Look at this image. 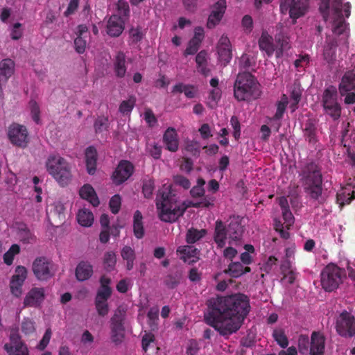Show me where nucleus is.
<instances>
[{
	"instance_id": "nucleus-1",
	"label": "nucleus",
	"mask_w": 355,
	"mask_h": 355,
	"mask_svg": "<svg viewBox=\"0 0 355 355\" xmlns=\"http://www.w3.org/2000/svg\"><path fill=\"white\" fill-rule=\"evenodd\" d=\"M207 305L209 312L204 316L206 323L223 336L236 332L250 311L248 297L241 293L212 297Z\"/></svg>"
},
{
	"instance_id": "nucleus-2",
	"label": "nucleus",
	"mask_w": 355,
	"mask_h": 355,
	"mask_svg": "<svg viewBox=\"0 0 355 355\" xmlns=\"http://www.w3.org/2000/svg\"><path fill=\"white\" fill-rule=\"evenodd\" d=\"M351 8L349 1L343 3V0H334V46L336 44L347 46L350 33L346 19L350 17Z\"/></svg>"
},
{
	"instance_id": "nucleus-3",
	"label": "nucleus",
	"mask_w": 355,
	"mask_h": 355,
	"mask_svg": "<svg viewBox=\"0 0 355 355\" xmlns=\"http://www.w3.org/2000/svg\"><path fill=\"white\" fill-rule=\"evenodd\" d=\"M234 94L239 101L257 99L261 95L259 85L250 73H239L234 82Z\"/></svg>"
},
{
	"instance_id": "nucleus-4",
	"label": "nucleus",
	"mask_w": 355,
	"mask_h": 355,
	"mask_svg": "<svg viewBox=\"0 0 355 355\" xmlns=\"http://www.w3.org/2000/svg\"><path fill=\"white\" fill-rule=\"evenodd\" d=\"M241 222L242 218L239 216L230 217L227 220V227L221 220L216 222L214 239L218 247L222 248L225 246L227 236L232 241H239L241 239L244 232V226Z\"/></svg>"
},
{
	"instance_id": "nucleus-5",
	"label": "nucleus",
	"mask_w": 355,
	"mask_h": 355,
	"mask_svg": "<svg viewBox=\"0 0 355 355\" xmlns=\"http://www.w3.org/2000/svg\"><path fill=\"white\" fill-rule=\"evenodd\" d=\"M162 199L161 203L157 202V207L160 210L159 215L162 221L173 223L183 215L187 207L178 204L174 195L163 193Z\"/></svg>"
},
{
	"instance_id": "nucleus-6",
	"label": "nucleus",
	"mask_w": 355,
	"mask_h": 355,
	"mask_svg": "<svg viewBox=\"0 0 355 355\" xmlns=\"http://www.w3.org/2000/svg\"><path fill=\"white\" fill-rule=\"evenodd\" d=\"M300 353L309 355H323L324 352V338L318 331H313L311 340L307 335L301 334L298 338Z\"/></svg>"
},
{
	"instance_id": "nucleus-7",
	"label": "nucleus",
	"mask_w": 355,
	"mask_h": 355,
	"mask_svg": "<svg viewBox=\"0 0 355 355\" xmlns=\"http://www.w3.org/2000/svg\"><path fill=\"white\" fill-rule=\"evenodd\" d=\"M49 173L62 185L70 181L71 174L68 163L58 155H50L46 163Z\"/></svg>"
},
{
	"instance_id": "nucleus-8",
	"label": "nucleus",
	"mask_w": 355,
	"mask_h": 355,
	"mask_svg": "<svg viewBox=\"0 0 355 355\" xmlns=\"http://www.w3.org/2000/svg\"><path fill=\"white\" fill-rule=\"evenodd\" d=\"M305 189L313 198H318L321 194L322 175L318 166L311 163L306 166L304 171Z\"/></svg>"
},
{
	"instance_id": "nucleus-9",
	"label": "nucleus",
	"mask_w": 355,
	"mask_h": 355,
	"mask_svg": "<svg viewBox=\"0 0 355 355\" xmlns=\"http://www.w3.org/2000/svg\"><path fill=\"white\" fill-rule=\"evenodd\" d=\"M125 319L126 309L119 306L110 319L111 339L116 345L121 343L124 338Z\"/></svg>"
},
{
	"instance_id": "nucleus-10",
	"label": "nucleus",
	"mask_w": 355,
	"mask_h": 355,
	"mask_svg": "<svg viewBox=\"0 0 355 355\" xmlns=\"http://www.w3.org/2000/svg\"><path fill=\"white\" fill-rule=\"evenodd\" d=\"M32 270L36 278L41 281L49 279L56 272L55 264L45 257L36 258L33 262Z\"/></svg>"
},
{
	"instance_id": "nucleus-11",
	"label": "nucleus",
	"mask_w": 355,
	"mask_h": 355,
	"mask_svg": "<svg viewBox=\"0 0 355 355\" xmlns=\"http://www.w3.org/2000/svg\"><path fill=\"white\" fill-rule=\"evenodd\" d=\"M340 93L347 105L355 102V70H349L343 75L340 83Z\"/></svg>"
},
{
	"instance_id": "nucleus-12",
	"label": "nucleus",
	"mask_w": 355,
	"mask_h": 355,
	"mask_svg": "<svg viewBox=\"0 0 355 355\" xmlns=\"http://www.w3.org/2000/svg\"><path fill=\"white\" fill-rule=\"evenodd\" d=\"M336 329L338 334L351 338L355 334V318L347 311L340 313L336 322Z\"/></svg>"
},
{
	"instance_id": "nucleus-13",
	"label": "nucleus",
	"mask_w": 355,
	"mask_h": 355,
	"mask_svg": "<svg viewBox=\"0 0 355 355\" xmlns=\"http://www.w3.org/2000/svg\"><path fill=\"white\" fill-rule=\"evenodd\" d=\"M308 6V0H281L280 9L282 13L288 11L290 17L297 19L304 15Z\"/></svg>"
},
{
	"instance_id": "nucleus-14",
	"label": "nucleus",
	"mask_w": 355,
	"mask_h": 355,
	"mask_svg": "<svg viewBox=\"0 0 355 355\" xmlns=\"http://www.w3.org/2000/svg\"><path fill=\"white\" fill-rule=\"evenodd\" d=\"M345 268H347L349 277L355 280V270L350 266V262L347 259H340L338 263H334V289L347 279Z\"/></svg>"
},
{
	"instance_id": "nucleus-15",
	"label": "nucleus",
	"mask_w": 355,
	"mask_h": 355,
	"mask_svg": "<svg viewBox=\"0 0 355 355\" xmlns=\"http://www.w3.org/2000/svg\"><path fill=\"white\" fill-rule=\"evenodd\" d=\"M8 137L11 143L24 148L28 143V132L25 126L13 123L9 127Z\"/></svg>"
},
{
	"instance_id": "nucleus-16",
	"label": "nucleus",
	"mask_w": 355,
	"mask_h": 355,
	"mask_svg": "<svg viewBox=\"0 0 355 355\" xmlns=\"http://www.w3.org/2000/svg\"><path fill=\"white\" fill-rule=\"evenodd\" d=\"M9 355H28L27 347L22 343L17 331H12L10 335V343L4 345Z\"/></svg>"
},
{
	"instance_id": "nucleus-17",
	"label": "nucleus",
	"mask_w": 355,
	"mask_h": 355,
	"mask_svg": "<svg viewBox=\"0 0 355 355\" xmlns=\"http://www.w3.org/2000/svg\"><path fill=\"white\" fill-rule=\"evenodd\" d=\"M132 172L133 166L130 162H121L112 175L114 182L116 184L123 183L130 178Z\"/></svg>"
},
{
	"instance_id": "nucleus-18",
	"label": "nucleus",
	"mask_w": 355,
	"mask_h": 355,
	"mask_svg": "<svg viewBox=\"0 0 355 355\" xmlns=\"http://www.w3.org/2000/svg\"><path fill=\"white\" fill-rule=\"evenodd\" d=\"M44 289L43 288H33L26 295L24 304L25 306H40L44 300Z\"/></svg>"
},
{
	"instance_id": "nucleus-19",
	"label": "nucleus",
	"mask_w": 355,
	"mask_h": 355,
	"mask_svg": "<svg viewBox=\"0 0 355 355\" xmlns=\"http://www.w3.org/2000/svg\"><path fill=\"white\" fill-rule=\"evenodd\" d=\"M124 19L118 15H112L107 22V33L112 37L119 36L124 29Z\"/></svg>"
},
{
	"instance_id": "nucleus-20",
	"label": "nucleus",
	"mask_w": 355,
	"mask_h": 355,
	"mask_svg": "<svg viewBox=\"0 0 355 355\" xmlns=\"http://www.w3.org/2000/svg\"><path fill=\"white\" fill-rule=\"evenodd\" d=\"M355 198V188L352 184L345 185L338 191L336 194V203L338 204L340 208H343L345 204L351 203L352 200Z\"/></svg>"
},
{
	"instance_id": "nucleus-21",
	"label": "nucleus",
	"mask_w": 355,
	"mask_h": 355,
	"mask_svg": "<svg viewBox=\"0 0 355 355\" xmlns=\"http://www.w3.org/2000/svg\"><path fill=\"white\" fill-rule=\"evenodd\" d=\"M177 252L182 256L180 257L184 262L189 264L197 261L199 259L200 251L193 245H182L178 247Z\"/></svg>"
},
{
	"instance_id": "nucleus-22",
	"label": "nucleus",
	"mask_w": 355,
	"mask_h": 355,
	"mask_svg": "<svg viewBox=\"0 0 355 355\" xmlns=\"http://www.w3.org/2000/svg\"><path fill=\"white\" fill-rule=\"evenodd\" d=\"M218 54L220 61L224 62V65L230 62L232 59V50L230 42L227 37L222 36L218 46Z\"/></svg>"
},
{
	"instance_id": "nucleus-23",
	"label": "nucleus",
	"mask_w": 355,
	"mask_h": 355,
	"mask_svg": "<svg viewBox=\"0 0 355 355\" xmlns=\"http://www.w3.org/2000/svg\"><path fill=\"white\" fill-rule=\"evenodd\" d=\"M93 273V266L87 261H80L75 270L76 278L79 282L89 279Z\"/></svg>"
},
{
	"instance_id": "nucleus-24",
	"label": "nucleus",
	"mask_w": 355,
	"mask_h": 355,
	"mask_svg": "<svg viewBox=\"0 0 355 355\" xmlns=\"http://www.w3.org/2000/svg\"><path fill=\"white\" fill-rule=\"evenodd\" d=\"M303 132L306 140L309 143H315L317 141V120L313 118H309L303 123Z\"/></svg>"
},
{
	"instance_id": "nucleus-25",
	"label": "nucleus",
	"mask_w": 355,
	"mask_h": 355,
	"mask_svg": "<svg viewBox=\"0 0 355 355\" xmlns=\"http://www.w3.org/2000/svg\"><path fill=\"white\" fill-rule=\"evenodd\" d=\"M321 285L327 292L333 291V263H329L321 272Z\"/></svg>"
},
{
	"instance_id": "nucleus-26",
	"label": "nucleus",
	"mask_w": 355,
	"mask_h": 355,
	"mask_svg": "<svg viewBox=\"0 0 355 355\" xmlns=\"http://www.w3.org/2000/svg\"><path fill=\"white\" fill-rule=\"evenodd\" d=\"M163 140L168 150L175 152L178 150V141L177 133L173 128H168L166 130L163 136Z\"/></svg>"
},
{
	"instance_id": "nucleus-27",
	"label": "nucleus",
	"mask_w": 355,
	"mask_h": 355,
	"mask_svg": "<svg viewBox=\"0 0 355 355\" xmlns=\"http://www.w3.org/2000/svg\"><path fill=\"white\" fill-rule=\"evenodd\" d=\"M182 279V272L176 268L171 270L164 277V284L168 288L174 289L180 284Z\"/></svg>"
},
{
	"instance_id": "nucleus-28",
	"label": "nucleus",
	"mask_w": 355,
	"mask_h": 355,
	"mask_svg": "<svg viewBox=\"0 0 355 355\" xmlns=\"http://www.w3.org/2000/svg\"><path fill=\"white\" fill-rule=\"evenodd\" d=\"M96 148L93 146L88 147L85 150V162L87 171L89 175H94L96 172Z\"/></svg>"
},
{
	"instance_id": "nucleus-29",
	"label": "nucleus",
	"mask_w": 355,
	"mask_h": 355,
	"mask_svg": "<svg viewBox=\"0 0 355 355\" xmlns=\"http://www.w3.org/2000/svg\"><path fill=\"white\" fill-rule=\"evenodd\" d=\"M114 70L116 76L123 78L126 73L125 55L122 51H119L114 60Z\"/></svg>"
},
{
	"instance_id": "nucleus-30",
	"label": "nucleus",
	"mask_w": 355,
	"mask_h": 355,
	"mask_svg": "<svg viewBox=\"0 0 355 355\" xmlns=\"http://www.w3.org/2000/svg\"><path fill=\"white\" fill-rule=\"evenodd\" d=\"M79 193L82 198L88 200L94 207L99 205L98 198L91 185L85 184L81 187Z\"/></svg>"
},
{
	"instance_id": "nucleus-31",
	"label": "nucleus",
	"mask_w": 355,
	"mask_h": 355,
	"mask_svg": "<svg viewBox=\"0 0 355 355\" xmlns=\"http://www.w3.org/2000/svg\"><path fill=\"white\" fill-rule=\"evenodd\" d=\"M250 268L243 267L240 262H232L228 266V268L224 270V272L228 274L230 277L237 278L245 273L250 272Z\"/></svg>"
},
{
	"instance_id": "nucleus-32",
	"label": "nucleus",
	"mask_w": 355,
	"mask_h": 355,
	"mask_svg": "<svg viewBox=\"0 0 355 355\" xmlns=\"http://www.w3.org/2000/svg\"><path fill=\"white\" fill-rule=\"evenodd\" d=\"M322 105L326 113L333 116V86L330 85L324 91Z\"/></svg>"
},
{
	"instance_id": "nucleus-33",
	"label": "nucleus",
	"mask_w": 355,
	"mask_h": 355,
	"mask_svg": "<svg viewBox=\"0 0 355 355\" xmlns=\"http://www.w3.org/2000/svg\"><path fill=\"white\" fill-rule=\"evenodd\" d=\"M272 41V37L266 32H263L259 40L260 49L265 51L268 56L271 55L275 51Z\"/></svg>"
},
{
	"instance_id": "nucleus-34",
	"label": "nucleus",
	"mask_w": 355,
	"mask_h": 355,
	"mask_svg": "<svg viewBox=\"0 0 355 355\" xmlns=\"http://www.w3.org/2000/svg\"><path fill=\"white\" fill-rule=\"evenodd\" d=\"M133 230L135 236L137 239H141L144 236V229L142 223V214L138 210L134 214Z\"/></svg>"
},
{
	"instance_id": "nucleus-35",
	"label": "nucleus",
	"mask_w": 355,
	"mask_h": 355,
	"mask_svg": "<svg viewBox=\"0 0 355 355\" xmlns=\"http://www.w3.org/2000/svg\"><path fill=\"white\" fill-rule=\"evenodd\" d=\"M77 220L80 225L89 227L94 221L93 214L86 209H81L77 214Z\"/></svg>"
},
{
	"instance_id": "nucleus-36",
	"label": "nucleus",
	"mask_w": 355,
	"mask_h": 355,
	"mask_svg": "<svg viewBox=\"0 0 355 355\" xmlns=\"http://www.w3.org/2000/svg\"><path fill=\"white\" fill-rule=\"evenodd\" d=\"M226 8L225 0H219L214 6L213 10L210 14L211 19L215 17L216 21H220Z\"/></svg>"
},
{
	"instance_id": "nucleus-37",
	"label": "nucleus",
	"mask_w": 355,
	"mask_h": 355,
	"mask_svg": "<svg viewBox=\"0 0 355 355\" xmlns=\"http://www.w3.org/2000/svg\"><path fill=\"white\" fill-rule=\"evenodd\" d=\"M205 234V230H198L192 228L188 230L186 235V241L188 243H194L202 238Z\"/></svg>"
},
{
	"instance_id": "nucleus-38",
	"label": "nucleus",
	"mask_w": 355,
	"mask_h": 355,
	"mask_svg": "<svg viewBox=\"0 0 355 355\" xmlns=\"http://www.w3.org/2000/svg\"><path fill=\"white\" fill-rule=\"evenodd\" d=\"M116 263V254L113 252H107L104 254L103 266L104 268L110 272L114 269Z\"/></svg>"
},
{
	"instance_id": "nucleus-39",
	"label": "nucleus",
	"mask_w": 355,
	"mask_h": 355,
	"mask_svg": "<svg viewBox=\"0 0 355 355\" xmlns=\"http://www.w3.org/2000/svg\"><path fill=\"white\" fill-rule=\"evenodd\" d=\"M272 336L277 344L282 348H286L288 345V338L282 329H275L272 333Z\"/></svg>"
},
{
	"instance_id": "nucleus-40",
	"label": "nucleus",
	"mask_w": 355,
	"mask_h": 355,
	"mask_svg": "<svg viewBox=\"0 0 355 355\" xmlns=\"http://www.w3.org/2000/svg\"><path fill=\"white\" fill-rule=\"evenodd\" d=\"M173 93L175 92H183L185 96L189 98H192L195 97V91L193 87L189 85H185L183 84H178L173 87Z\"/></svg>"
},
{
	"instance_id": "nucleus-41",
	"label": "nucleus",
	"mask_w": 355,
	"mask_h": 355,
	"mask_svg": "<svg viewBox=\"0 0 355 355\" xmlns=\"http://www.w3.org/2000/svg\"><path fill=\"white\" fill-rule=\"evenodd\" d=\"M301 96L302 91L299 85H294L291 94V100L292 101L291 107L292 108L293 112H294L297 108V105L301 99Z\"/></svg>"
},
{
	"instance_id": "nucleus-42",
	"label": "nucleus",
	"mask_w": 355,
	"mask_h": 355,
	"mask_svg": "<svg viewBox=\"0 0 355 355\" xmlns=\"http://www.w3.org/2000/svg\"><path fill=\"white\" fill-rule=\"evenodd\" d=\"M19 236L24 243H31L33 240V236L28 229L26 225L21 224L18 227Z\"/></svg>"
},
{
	"instance_id": "nucleus-43",
	"label": "nucleus",
	"mask_w": 355,
	"mask_h": 355,
	"mask_svg": "<svg viewBox=\"0 0 355 355\" xmlns=\"http://www.w3.org/2000/svg\"><path fill=\"white\" fill-rule=\"evenodd\" d=\"M94 129L96 132H101L108 128V118L101 116H98L94 122Z\"/></svg>"
},
{
	"instance_id": "nucleus-44",
	"label": "nucleus",
	"mask_w": 355,
	"mask_h": 355,
	"mask_svg": "<svg viewBox=\"0 0 355 355\" xmlns=\"http://www.w3.org/2000/svg\"><path fill=\"white\" fill-rule=\"evenodd\" d=\"M135 104V98L130 96L128 100L123 101L119 106V112L123 114H128L132 111Z\"/></svg>"
},
{
	"instance_id": "nucleus-45",
	"label": "nucleus",
	"mask_w": 355,
	"mask_h": 355,
	"mask_svg": "<svg viewBox=\"0 0 355 355\" xmlns=\"http://www.w3.org/2000/svg\"><path fill=\"white\" fill-rule=\"evenodd\" d=\"M95 304L99 315L105 316L108 313L109 309L107 300L98 299L96 297Z\"/></svg>"
},
{
	"instance_id": "nucleus-46",
	"label": "nucleus",
	"mask_w": 355,
	"mask_h": 355,
	"mask_svg": "<svg viewBox=\"0 0 355 355\" xmlns=\"http://www.w3.org/2000/svg\"><path fill=\"white\" fill-rule=\"evenodd\" d=\"M330 3V0H320L319 10L324 21H327L329 16Z\"/></svg>"
},
{
	"instance_id": "nucleus-47",
	"label": "nucleus",
	"mask_w": 355,
	"mask_h": 355,
	"mask_svg": "<svg viewBox=\"0 0 355 355\" xmlns=\"http://www.w3.org/2000/svg\"><path fill=\"white\" fill-rule=\"evenodd\" d=\"M29 105H30V108H31V116H32L33 120L36 123H37V124L40 123V107H39L38 104L37 103V102L35 101L31 100L29 102Z\"/></svg>"
},
{
	"instance_id": "nucleus-48",
	"label": "nucleus",
	"mask_w": 355,
	"mask_h": 355,
	"mask_svg": "<svg viewBox=\"0 0 355 355\" xmlns=\"http://www.w3.org/2000/svg\"><path fill=\"white\" fill-rule=\"evenodd\" d=\"M23 283V281L12 278L10 284V290L12 293L16 297L21 294V286Z\"/></svg>"
},
{
	"instance_id": "nucleus-49",
	"label": "nucleus",
	"mask_w": 355,
	"mask_h": 355,
	"mask_svg": "<svg viewBox=\"0 0 355 355\" xmlns=\"http://www.w3.org/2000/svg\"><path fill=\"white\" fill-rule=\"evenodd\" d=\"M154 190V182L152 180H146L143 182L142 191L146 198H150Z\"/></svg>"
},
{
	"instance_id": "nucleus-50",
	"label": "nucleus",
	"mask_w": 355,
	"mask_h": 355,
	"mask_svg": "<svg viewBox=\"0 0 355 355\" xmlns=\"http://www.w3.org/2000/svg\"><path fill=\"white\" fill-rule=\"evenodd\" d=\"M121 197L119 195H114L110 200V207L112 212L116 214L119 212L121 207Z\"/></svg>"
},
{
	"instance_id": "nucleus-51",
	"label": "nucleus",
	"mask_w": 355,
	"mask_h": 355,
	"mask_svg": "<svg viewBox=\"0 0 355 355\" xmlns=\"http://www.w3.org/2000/svg\"><path fill=\"white\" fill-rule=\"evenodd\" d=\"M200 42H198L196 40H191L189 42V45L185 50V55H193L195 54L200 46Z\"/></svg>"
},
{
	"instance_id": "nucleus-52",
	"label": "nucleus",
	"mask_w": 355,
	"mask_h": 355,
	"mask_svg": "<svg viewBox=\"0 0 355 355\" xmlns=\"http://www.w3.org/2000/svg\"><path fill=\"white\" fill-rule=\"evenodd\" d=\"M112 294V289L110 286H101L98 290L96 297L98 299L107 300Z\"/></svg>"
},
{
	"instance_id": "nucleus-53",
	"label": "nucleus",
	"mask_w": 355,
	"mask_h": 355,
	"mask_svg": "<svg viewBox=\"0 0 355 355\" xmlns=\"http://www.w3.org/2000/svg\"><path fill=\"white\" fill-rule=\"evenodd\" d=\"M121 257L124 260H135V251L130 246H124L121 252Z\"/></svg>"
},
{
	"instance_id": "nucleus-54",
	"label": "nucleus",
	"mask_w": 355,
	"mask_h": 355,
	"mask_svg": "<svg viewBox=\"0 0 355 355\" xmlns=\"http://www.w3.org/2000/svg\"><path fill=\"white\" fill-rule=\"evenodd\" d=\"M173 181L175 184L182 187L184 189H189L191 186L189 180L181 175L174 176Z\"/></svg>"
},
{
	"instance_id": "nucleus-55",
	"label": "nucleus",
	"mask_w": 355,
	"mask_h": 355,
	"mask_svg": "<svg viewBox=\"0 0 355 355\" xmlns=\"http://www.w3.org/2000/svg\"><path fill=\"white\" fill-rule=\"evenodd\" d=\"M74 46L78 53H83L86 47V41L82 37L78 36L74 40Z\"/></svg>"
},
{
	"instance_id": "nucleus-56",
	"label": "nucleus",
	"mask_w": 355,
	"mask_h": 355,
	"mask_svg": "<svg viewBox=\"0 0 355 355\" xmlns=\"http://www.w3.org/2000/svg\"><path fill=\"white\" fill-rule=\"evenodd\" d=\"M64 206L62 202H57L54 204V214L57 215L61 222L65 218L64 215Z\"/></svg>"
},
{
	"instance_id": "nucleus-57",
	"label": "nucleus",
	"mask_w": 355,
	"mask_h": 355,
	"mask_svg": "<svg viewBox=\"0 0 355 355\" xmlns=\"http://www.w3.org/2000/svg\"><path fill=\"white\" fill-rule=\"evenodd\" d=\"M51 337V330L50 329H47L46 330V332H45L42 339L38 344L37 348L40 350L44 349L45 347L49 344Z\"/></svg>"
},
{
	"instance_id": "nucleus-58",
	"label": "nucleus",
	"mask_w": 355,
	"mask_h": 355,
	"mask_svg": "<svg viewBox=\"0 0 355 355\" xmlns=\"http://www.w3.org/2000/svg\"><path fill=\"white\" fill-rule=\"evenodd\" d=\"M128 4L123 1H119L118 3V12L119 16L122 17L124 19L129 14Z\"/></svg>"
},
{
	"instance_id": "nucleus-59",
	"label": "nucleus",
	"mask_w": 355,
	"mask_h": 355,
	"mask_svg": "<svg viewBox=\"0 0 355 355\" xmlns=\"http://www.w3.org/2000/svg\"><path fill=\"white\" fill-rule=\"evenodd\" d=\"M230 122L234 129L233 135L236 139H238L240 137V123L238 118L236 116H232Z\"/></svg>"
},
{
	"instance_id": "nucleus-60",
	"label": "nucleus",
	"mask_w": 355,
	"mask_h": 355,
	"mask_svg": "<svg viewBox=\"0 0 355 355\" xmlns=\"http://www.w3.org/2000/svg\"><path fill=\"white\" fill-rule=\"evenodd\" d=\"M15 272V275L12 276V279H16L24 282L26 278V268L24 266H17Z\"/></svg>"
},
{
	"instance_id": "nucleus-61",
	"label": "nucleus",
	"mask_w": 355,
	"mask_h": 355,
	"mask_svg": "<svg viewBox=\"0 0 355 355\" xmlns=\"http://www.w3.org/2000/svg\"><path fill=\"white\" fill-rule=\"evenodd\" d=\"M144 119L148 123L150 126H154L157 123V119L153 114V111L150 109H147L144 112Z\"/></svg>"
},
{
	"instance_id": "nucleus-62",
	"label": "nucleus",
	"mask_w": 355,
	"mask_h": 355,
	"mask_svg": "<svg viewBox=\"0 0 355 355\" xmlns=\"http://www.w3.org/2000/svg\"><path fill=\"white\" fill-rule=\"evenodd\" d=\"M282 216L288 228L294 223V217L290 209L282 211Z\"/></svg>"
},
{
	"instance_id": "nucleus-63",
	"label": "nucleus",
	"mask_w": 355,
	"mask_h": 355,
	"mask_svg": "<svg viewBox=\"0 0 355 355\" xmlns=\"http://www.w3.org/2000/svg\"><path fill=\"white\" fill-rule=\"evenodd\" d=\"M186 150L191 153L194 156H198L200 153L199 144L197 142L191 141L185 147Z\"/></svg>"
},
{
	"instance_id": "nucleus-64",
	"label": "nucleus",
	"mask_w": 355,
	"mask_h": 355,
	"mask_svg": "<svg viewBox=\"0 0 355 355\" xmlns=\"http://www.w3.org/2000/svg\"><path fill=\"white\" fill-rule=\"evenodd\" d=\"M276 261L277 259L275 257H270L261 269L269 273L272 270L273 266L276 265Z\"/></svg>"
}]
</instances>
